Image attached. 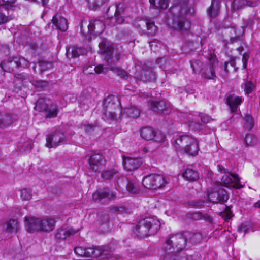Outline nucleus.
Segmentation results:
<instances>
[{"instance_id":"nucleus-19","label":"nucleus","mask_w":260,"mask_h":260,"mask_svg":"<svg viewBox=\"0 0 260 260\" xmlns=\"http://www.w3.org/2000/svg\"><path fill=\"white\" fill-rule=\"evenodd\" d=\"M108 247L103 248H96L95 247L85 248V257H102L103 258H109L111 256V254L108 252Z\"/></svg>"},{"instance_id":"nucleus-52","label":"nucleus","mask_w":260,"mask_h":260,"mask_svg":"<svg viewBox=\"0 0 260 260\" xmlns=\"http://www.w3.org/2000/svg\"><path fill=\"white\" fill-rule=\"evenodd\" d=\"M255 89V86L251 81L245 83L244 90L247 94L251 93Z\"/></svg>"},{"instance_id":"nucleus-61","label":"nucleus","mask_w":260,"mask_h":260,"mask_svg":"<svg viewBox=\"0 0 260 260\" xmlns=\"http://www.w3.org/2000/svg\"><path fill=\"white\" fill-rule=\"evenodd\" d=\"M211 118L207 115H203L201 117V121L204 123H208L210 122Z\"/></svg>"},{"instance_id":"nucleus-14","label":"nucleus","mask_w":260,"mask_h":260,"mask_svg":"<svg viewBox=\"0 0 260 260\" xmlns=\"http://www.w3.org/2000/svg\"><path fill=\"white\" fill-rule=\"evenodd\" d=\"M208 198L212 203L224 204L228 201L229 198L226 190L218 187L212 190L208 193Z\"/></svg>"},{"instance_id":"nucleus-41","label":"nucleus","mask_w":260,"mask_h":260,"mask_svg":"<svg viewBox=\"0 0 260 260\" xmlns=\"http://www.w3.org/2000/svg\"><path fill=\"white\" fill-rule=\"evenodd\" d=\"M20 197L22 200L28 201L32 197V191L30 189L23 188L19 190Z\"/></svg>"},{"instance_id":"nucleus-40","label":"nucleus","mask_w":260,"mask_h":260,"mask_svg":"<svg viewBox=\"0 0 260 260\" xmlns=\"http://www.w3.org/2000/svg\"><path fill=\"white\" fill-rule=\"evenodd\" d=\"M18 222L14 219H10L7 222L6 231L9 233L16 232L18 231Z\"/></svg>"},{"instance_id":"nucleus-23","label":"nucleus","mask_w":260,"mask_h":260,"mask_svg":"<svg viewBox=\"0 0 260 260\" xmlns=\"http://www.w3.org/2000/svg\"><path fill=\"white\" fill-rule=\"evenodd\" d=\"M52 28L62 32H65L68 28V23L66 18L58 13H56L52 19Z\"/></svg>"},{"instance_id":"nucleus-35","label":"nucleus","mask_w":260,"mask_h":260,"mask_svg":"<svg viewBox=\"0 0 260 260\" xmlns=\"http://www.w3.org/2000/svg\"><path fill=\"white\" fill-rule=\"evenodd\" d=\"M149 3L156 8L161 10L166 9L169 6L168 0H149Z\"/></svg>"},{"instance_id":"nucleus-26","label":"nucleus","mask_w":260,"mask_h":260,"mask_svg":"<svg viewBox=\"0 0 260 260\" xmlns=\"http://www.w3.org/2000/svg\"><path fill=\"white\" fill-rule=\"evenodd\" d=\"M220 8L219 0H212L210 6L206 10L207 16L211 19L217 17L219 15Z\"/></svg>"},{"instance_id":"nucleus-3","label":"nucleus","mask_w":260,"mask_h":260,"mask_svg":"<svg viewBox=\"0 0 260 260\" xmlns=\"http://www.w3.org/2000/svg\"><path fill=\"white\" fill-rule=\"evenodd\" d=\"M174 146L177 150L183 151L185 153L191 156L197 155L199 150L198 141L189 135L180 136L175 140Z\"/></svg>"},{"instance_id":"nucleus-5","label":"nucleus","mask_w":260,"mask_h":260,"mask_svg":"<svg viewBox=\"0 0 260 260\" xmlns=\"http://www.w3.org/2000/svg\"><path fill=\"white\" fill-rule=\"evenodd\" d=\"M30 66L29 61L24 57L17 54L9 56L0 63V67L4 72L11 73L19 68H27Z\"/></svg>"},{"instance_id":"nucleus-25","label":"nucleus","mask_w":260,"mask_h":260,"mask_svg":"<svg viewBox=\"0 0 260 260\" xmlns=\"http://www.w3.org/2000/svg\"><path fill=\"white\" fill-rule=\"evenodd\" d=\"M18 119V115L14 113L0 114V128L9 127Z\"/></svg>"},{"instance_id":"nucleus-60","label":"nucleus","mask_w":260,"mask_h":260,"mask_svg":"<svg viewBox=\"0 0 260 260\" xmlns=\"http://www.w3.org/2000/svg\"><path fill=\"white\" fill-rule=\"evenodd\" d=\"M229 65L232 68L233 67V64L231 63L229 64V63L228 62H224V64H223L224 71L226 74H228L230 72L229 69H228Z\"/></svg>"},{"instance_id":"nucleus-59","label":"nucleus","mask_w":260,"mask_h":260,"mask_svg":"<svg viewBox=\"0 0 260 260\" xmlns=\"http://www.w3.org/2000/svg\"><path fill=\"white\" fill-rule=\"evenodd\" d=\"M253 137H254V136L251 134H247L246 135V136L245 137V143L247 144V145L248 146V145H251V142L250 141V140H251L252 139V138Z\"/></svg>"},{"instance_id":"nucleus-4","label":"nucleus","mask_w":260,"mask_h":260,"mask_svg":"<svg viewBox=\"0 0 260 260\" xmlns=\"http://www.w3.org/2000/svg\"><path fill=\"white\" fill-rule=\"evenodd\" d=\"M160 228V222L156 218L147 217L141 220L135 228V233L142 236H149L156 233Z\"/></svg>"},{"instance_id":"nucleus-21","label":"nucleus","mask_w":260,"mask_h":260,"mask_svg":"<svg viewBox=\"0 0 260 260\" xmlns=\"http://www.w3.org/2000/svg\"><path fill=\"white\" fill-rule=\"evenodd\" d=\"M172 27L179 31L187 30L190 27V22L185 16L178 15L174 19Z\"/></svg>"},{"instance_id":"nucleus-36","label":"nucleus","mask_w":260,"mask_h":260,"mask_svg":"<svg viewBox=\"0 0 260 260\" xmlns=\"http://www.w3.org/2000/svg\"><path fill=\"white\" fill-rule=\"evenodd\" d=\"M127 115L134 119H137L140 116L141 110L135 106H131L125 109Z\"/></svg>"},{"instance_id":"nucleus-29","label":"nucleus","mask_w":260,"mask_h":260,"mask_svg":"<svg viewBox=\"0 0 260 260\" xmlns=\"http://www.w3.org/2000/svg\"><path fill=\"white\" fill-rule=\"evenodd\" d=\"M119 172L116 168H108L101 172V178L105 180H112L119 178Z\"/></svg>"},{"instance_id":"nucleus-39","label":"nucleus","mask_w":260,"mask_h":260,"mask_svg":"<svg viewBox=\"0 0 260 260\" xmlns=\"http://www.w3.org/2000/svg\"><path fill=\"white\" fill-rule=\"evenodd\" d=\"M88 7L92 10H96L103 3H105L107 0H85Z\"/></svg>"},{"instance_id":"nucleus-43","label":"nucleus","mask_w":260,"mask_h":260,"mask_svg":"<svg viewBox=\"0 0 260 260\" xmlns=\"http://www.w3.org/2000/svg\"><path fill=\"white\" fill-rule=\"evenodd\" d=\"M204 64V63L197 59H193L190 61V67L193 73H196V72L199 71H200V69L203 67Z\"/></svg>"},{"instance_id":"nucleus-63","label":"nucleus","mask_w":260,"mask_h":260,"mask_svg":"<svg viewBox=\"0 0 260 260\" xmlns=\"http://www.w3.org/2000/svg\"><path fill=\"white\" fill-rule=\"evenodd\" d=\"M218 171L222 173H227V170L221 165L218 164L217 165Z\"/></svg>"},{"instance_id":"nucleus-46","label":"nucleus","mask_w":260,"mask_h":260,"mask_svg":"<svg viewBox=\"0 0 260 260\" xmlns=\"http://www.w3.org/2000/svg\"><path fill=\"white\" fill-rule=\"evenodd\" d=\"M109 210L111 213H115L118 214H121L126 212L127 209L124 206H111L109 207Z\"/></svg>"},{"instance_id":"nucleus-24","label":"nucleus","mask_w":260,"mask_h":260,"mask_svg":"<svg viewBox=\"0 0 260 260\" xmlns=\"http://www.w3.org/2000/svg\"><path fill=\"white\" fill-rule=\"evenodd\" d=\"M116 195L108 188H104L96 191L92 194V199L95 201L102 202L104 199L108 200L114 199Z\"/></svg>"},{"instance_id":"nucleus-28","label":"nucleus","mask_w":260,"mask_h":260,"mask_svg":"<svg viewBox=\"0 0 260 260\" xmlns=\"http://www.w3.org/2000/svg\"><path fill=\"white\" fill-rule=\"evenodd\" d=\"M85 52L84 48L73 46L67 49L66 55L68 58H75L83 55Z\"/></svg>"},{"instance_id":"nucleus-6","label":"nucleus","mask_w":260,"mask_h":260,"mask_svg":"<svg viewBox=\"0 0 260 260\" xmlns=\"http://www.w3.org/2000/svg\"><path fill=\"white\" fill-rule=\"evenodd\" d=\"M34 109L39 112L46 113V119L56 118L59 111L56 104L45 98H39L36 102Z\"/></svg>"},{"instance_id":"nucleus-7","label":"nucleus","mask_w":260,"mask_h":260,"mask_svg":"<svg viewBox=\"0 0 260 260\" xmlns=\"http://www.w3.org/2000/svg\"><path fill=\"white\" fill-rule=\"evenodd\" d=\"M104 28L105 25L101 21L91 20L87 25L85 21L82 20L80 25V32L87 41H89L93 35L102 33Z\"/></svg>"},{"instance_id":"nucleus-17","label":"nucleus","mask_w":260,"mask_h":260,"mask_svg":"<svg viewBox=\"0 0 260 260\" xmlns=\"http://www.w3.org/2000/svg\"><path fill=\"white\" fill-rule=\"evenodd\" d=\"M135 26L140 29L146 27V34L148 36H153L155 35L157 30V27L154 22L148 19H136L135 22Z\"/></svg>"},{"instance_id":"nucleus-49","label":"nucleus","mask_w":260,"mask_h":260,"mask_svg":"<svg viewBox=\"0 0 260 260\" xmlns=\"http://www.w3.org/2000/svg\"><path fill=\"white\" fill-rule=\"evenodd\" d=\"M190 218L193 220H198L204 218V219L207 220L210 218V217L206 214L205 215H203L201 212H193L190 214Z\"/></svg>"},{"instance_id":"nucleus-13","label":"nucleus","mask_w":260,"mask_h":260,"mask_svg":"<svg viewBox=\"0 0 260 260\" xmlns=\"http://www.w3.org/2000/svg\"><path fill=\"white\" fill-rule=\"evenodd\" d=\"M107 160L101 153H94L88 159L89 169L96 173H100L105 168Z\"/></svg>"},{"instance_id":"nucleus-38","label":"nucleus","mask_w":260,"mask_h":260,"mask_svg":"<svg viewBox=\"0 0 260 260\" xmlns=\"http://www.w3.org/2000/svg\"><path fill=\"white\" fill-rule=\"evenodd\" d=\"M127 191L132 194H138L140 192V189L138 185H137L132 181H128L126 186Z\"/></svg>"},{"instance_id":"nucleus-20","label":"nucleus","mask_w":260,"mask_h":260,"mask_svg":"<svg viewBox=\"0 0 260 260\" xmlns=\"http://www.w3.org/2000/svg\"><path fill=\"white\" fill-rule=\"evenodd\" d=\"M221 182L225 186L228 187L229 185L236 188L239 189L242 187L240 184V179L237 174L230 173L225 174L221 178Z\"/></svg>"},{"instance_id":"nucleus-45","label":"nucleus","mask_w":260,"mask_h":260,"mask_svg":"<svg viewBox=\"0 0 260 260\" xmlns=\"http://www.w3.org/2000/svg\"><path fill=\"white\" fill-rule=\"evenodd\" d=\"M189 240L193 243H199L202 241L203 237L200 233H191L189 237Z\"/></svg>"},{"instance_id":"nucleus-31","label":"nucleus","mask_w":260,"mask_h":260,"mask_svg":"<svg viewBox=\"0 0 260 260\" xmlns=\"http://www.w3.org/2000/svg\"><path fill=\"white\" fill-rule=\"evenodd\" d=\"M139 68H140V67L139 66ZM136 69L135 77L140 80H148L149 79L147 78V76L150 74H152V71L150 68H143L140 69V71H139L138 67H136Z\"/></svg>"},{"instance_id":"nucleus-12","label":"nucleus","mask_w":260,"mask_h":260,"mask_svg":"<svg viewBox=\"0 0 260 260\" xmlns=\"http://www.w3.org/2000/svg\"><path fill=\"white\" fill-rule=\"evenodd\" d=\"M125 8V6L123 3H119L116 6H111L107 11L108 18L114 20L116 24H122L124 21L122 14Z\"/></svg>"},{"instance_id":"nucleus-27","label":"nucleus","mask_w":260,"mask_h":260,"mask_svg":"<svg viewBox=\"0 0 260 260\" xmlns=\"http://www.w3.org/2000/svg\"><path fill=\"white\" fill-rule=\"evenodd\" d=\"M242 102L241 97L235 96L234 95H230L226 98V103L229 106L232 113H236L238 106Z\"/></svg>"},{"instance_id":"nucleus-22","label":"nucleus","mask_w":260,"mask_h":260,"mask_svg":"<svg viewBox=\"0 0 260 260\" xmlns=\"http://www.w3.org/2000/svg\"><path fill=\"white\" fill-rule=\"evenodd\" d=\"M123 166L126 171H132L137 170L143 163L141 158H131L123 156Z\"/></svg>"},{"instance_id":"nucleus-54","label":"nucleus","mask_w":260,"mask_h":260,"mask_svg":"<svg viewBox=\"0 0 260 260\" xmlns=\"http://www.w3.org/2000/svg\"><path fill=\"white\" fill-rule=\"evenodd\" d=\"M14 77L18 82L21 83L28 79V76L24 73L16 74Z\"/></svg>"},{"instance_id":"nucleus-62","label":"nucleus","mask_w":260,"mask_h":260,"mask_svg":"<svg viewBox=\"0 0 260 260\" xmlns=\"http://www.w3.org/2000/svg\"><path fill=\"white\" fill-rule=\"evenodd\" d=\"M188 124L190 127H193L194 128L197 129H200L202 126V124L193 122H189Z\"/></svg>"},{"instance_id":"nucleus-55","label":"nucleus","mask_w":260,"mask_h":260,"mask_svg":"<svg viewBox=\"0 0 260 260\" xmlns=\"http://www.w3.org/2000/svg\"><path fill=\"white\" fill-rule=\"evenodd\" d=\"M249 58V54L248 52H245L242 55V61L243 63V69H246L247 66V62Z\"/></svg>"},{"instance_id":"nucleus-15","label":"nucleus","mask_w":260,"mask_h":260,"mask_svg":"<svg viewBox=\"0 0 260 260\" xmlns=\"http://www.w3.org/2000/svg\"><path fill=\"white\" fill-rule=\"evenodd\" d=\"M222 37L224 41H227L229 39V42L226 43V44L229 43L233 44L241 41L242 39V34L240 30L237 29L234 26L225 28L222 31Z\"/></svg>"},{"instance_id":"nucleus-32","label":"nucleus","mask_w":260,"mask_h":260,"mask_svg":"<svg viewBox=\"0 0 260 260\" xmlns=\"http://www.w3.org/2000/svg\"><path fill=\"white\" fill-rule=\"evenodd\" d=\"M182 177L184 179L190 182H193L199 179L198 172L192 169L187 168L182 173Z\"/></svg>"},{"instance_id":"nucleus-53","label":"nucleus","mask_w":260,"mask_h":260,"mask_svg":"<svg viewBox=\"0 0 260 260\" xmlns=\"http://www.w3.org/2000/svg\"><path fill=\"white\" fill-rule=\"evenodd\" d=\"M75 253L81 257H85V248L82 246H77L74 248Z\"/></svg>"},{"instance_id":"nucleus-34","label":"nucleus","mask_w":260,"mask_h":260,"mask_svg":"<svg viewBox=\"0 0 260 260\" xmlns=\"http://www.w3.org/2000/svg\"><path fill=\"white\" fill-rule=\"evenodd\" d=\"M254 3L251 1L248 0H235L233 2V6L234 9H242L246 6L253 7Z\"/></svg>"},{"instance_id":"nucleus-50","label":"nucleus","mask_w":260,"mask_h":260,"mask_svg":"<svg viewBox=\"0 0 260 260\" xmlns=\"http://www.w3.org/2000/svg\"><path fill=\"white\" fill-rule=\"evenodd\" d=\"M121 58V53L119 51H116L114 55L113 54L110 56L111 62H107L108 64L110 66L111 64H116L119 62Z\"/></svg>"},{"instance_id":"nucleus-18","label":"nucleus","mask_w":260,"mask_h":260,"mask_svg":"<svg viewBox=\"0 0 260 260\" xmlns=\"http://www.w3.org/2000/svg\"><path fill=\"white\" fill-rule=\"evenodd\" d=\"M46 146L49 148L56 147L65 140L64 134L59 131H55L46 137Z\"/></svg>"},{"instance_id":"nucleus-33","label":"nucleus","mask_w":260,"mask_h":260,"mask_svg":"<svg viewBox=\"0 0 260 260\" xmlns=\"http://www.w3.org/2000/svg\"><path fill=\"white\" fill-rule=\"evenodd\" d=\"M148 105L152 111L157 113L162 112L166 108L165 102L162 101H149Z\"/></svg>"},{"instance_id":"nucleus-48","label":"nucleus","mask_w":260,"mask_h":260,"mask_svg":"<svg viewBox=\"0 0 260 260\" xmlns=\"http://www.w3.org/2000/svg\"><path fill=\"white\" fill-rule=\"evenodd\" d=\"M233 216H234V215L231 210V207L226 205L225 209L223 213V217L224 220L226 221H228Z\"/></svg>"},{"instance_id":"nucleus-2","label":"nucleus","mask_w":260,"mask_h":260,"mask_svg":"<svg viewBox=\"0 0 260 260\" xmlns=\"http://www.w3.org/2000/svg\"><path fill=\"white\" fill-rule=\"evenodd\" d=\"M187 239L181 233L172 234L166 238L164 247L167 254H175L182 251L186 246Z\"/></svg>"},{"instance_id":"nucleus-58","label":"nucleus","mask_w":260,"mask_h":260,"mask_svg":"<svg viewBox=\"0 0 260 260\" xmlns=\"http://www.w3.org/2000/svg\"><path fill=\"white\" fill-rule=\"evenodd\" d=\"M104 67L102 64H99L95 67L94 71L96 74H101L103 72Z\"/></svg>"},{"instance_id":"nucleus-47","label":"nucleus","mask_w":260,"mask_h":260,"mask_svg":"<svg viewBox=\"0 0 260 260\" xmlns=\"http://www.w3.org/2000/svg\"><path fill=\"white\" fill-rule=\"evenodd\" d=\"M16 0H0V7H3L5 10H9L10 8L13 6Z\"/></svg>"},{"instance_id":"nucleus-64","label":"nucleus","mask_w":260,"mask_h":260,"mask_svg":"<svg viewBox=\"0 0 260 260\" xmlns=\"http://www.w3.org/2000/svg\"><path fill=\"white\" fill-rule=\"evenodd\" d=\"M237 50L240 54H242V53L244 50V48L243 46H240L237 48Z\"/></svg>"},{"instance_id":"nucleus-37","label":"nucleus","mask_w":260,"mask_h":260,"mask_svg":"<svg viewBox=\"0 0 260 260\" xmlns=\"http://www.w3.org/2000/svg\"><path fill=\"white\" fill-rule=\"evenodd\" d=\"M110 70L122 79L128 78V74L124 70L115 66H110Z\"/></svg>"},{"instance_id":"nucleus-44","label":"nucleus","mask_w":260,"mask_h":260,"mask_svg":"<svg viewBox=\"0 0 260 260\" xmlns=\"http://www.w3.org/2000/svg\"><path fill=\"white\" fill-rule=\"evenodd\" d=\"M244 119L246 128L249 130L252 129L254 125V120L253 117L251 115L246 114L244 116Z\"/></svg>"},{"instance_id":"nucleus-8","label":"nucleus","mask_w":260,"mask_h":260,"mask_svg":"<svg viewBox=\"0 0 260 260\" xmlns=\"http://www.w3.org/2000/svg\"><path fill=\"white\" fill-rule=\"evenodd\" d=\"M118 112L119 114L121 113L117 98L113 95H108L104 101L103 114L107 118L115 119L117 118Z\"/></svg>"},{"instance_id":"nucleus-10","label":"nucleus","mask_w":260,"mask_h":260,"mask_svg":"<svg viewBox=\"0 0 260 260\" xmlns=\"http://www.w3.org/2000/svg\"><path fill=\"white\" fill-rule=\"evenodd\" d=\"M218 64L216 56L210 54L207 62L200 69V74L203 78L208 80L214 79L216 77L215 67Z\"/></svg>"},{"instance_id":"nucleus-51","label":"nucleus","mask_w":260,"mask_h":260,"mask_svg":"<svg viewBox=\"0 0 260 260\" xmlns=\"http://www.w3.org/2000/svg\"><path fill=\"white\" fill-rule=\"evenodd\" d=\"M163 260H186V259L178 255L168 254L164 256Z\"/></svg>"},{"instance_id":"nucleus-16","label":"nucleus","mask_w":260,"mask_h":260,"mask_svg":"<svg viewBox=\"0 0 260 260\" xmlns=\"http://www.w3.org/2000/svg\"><path fill=\"white\" fill-rule=\"evenodd\" d=\"M100 53L103 55L104 60L107 62H111L110 56L114 53L113 44L106 38H102L99 44Z\"/></svg>"},{"instance_id":"nucleus-57","label":"nucleus","mask_w":260,"mask_h":260,"mask_svg":"<svg viewBox=\"0 0 260 260\" xmlns=\"http://www.w3.org/2000/svg\"><path fill=\"white\" fill-rule=\"evenodd\" d=\"M39 66L40 67V71L41 72H43L46 70V66H48V64L46 63L45 62L41 61L38 62Z\"/></svg>"},{"instance_id":"nucleus-11","label":"nucleus","mask_w":260,"mask_h":260,"mask_svg":"<svg viewBox=\"0 0 260 260\" xmlns=\"http://www.w3.org/2000/svg\"><path fill=\"white\" fill-rule=\"evenodd\" d=\"M141 138L147 141H153L157 143L164 142L165 135L160 132H156L151 126H144L139 129Z\"/></svg>"},{"instance_id":"nucleus-1","label":"nucleus","mask_w":260,"mask_h":260,"mask_svg":"<svg viewBox=\"0 0 260 260\" xmlns=\"http://www.w3.org/2000/svg\"><path fill=\"white\" fill-rule=\"evenodd\" d=\"M56 221L53 218L41 219L34 217H25V226L28 232L36 231L50 232L55 227Z\"/></svg>"},{"instance_id":"nucleus-42","label":"nucleus","mask_w":260,"mask_h":260,"mask_svg":"<svg viewBox=\"0 0 260 260\" xmlns=\"http://www.w3.org/2000/svg\"><path fill=\"white\" fill-rule=\"evenodd\" d=\"M30 83L36 88L39 89H43L44 88L48 86L49 82L46 80H33L30 81Z\"/></svg>"},{"instance_id":"nucleus-56","label":"nucleus","mask_w":260,"mask_h":260,"mask_svg":"<svg viewBox=\"0 0 260 260\" xmlns=\"http://www.w3.org/2000/svg\"><path fill=\"white\" fill-rule=\"evenodd\" d=\"M185 259L186 260H200V255L198 253H194L188 255Z\"/></svg>"},{"instance_id":"nucleus-9","label":"nucleus","mask_w":260,"mask_h":260,"mask_svg":"<svg viewBox=\"0 0 260 260\" xmlns=\"http://www.w3.org/2000/svg\"><path fill=\"white\" fill-rule=\"evenodd\" d=\"M143 186L150 190H156L164 188L167 183L163 175L150 174L145 176L142 180Z\"/></svg>"},{"instance_id":"nucleus-30","label":"nucleus","mask_w":260,"mask_h":260,"mask_svg":"<svg viewBox=\"0 0 260 260\" xmlns=\"http://www.w3.org/2000/svg\"><path fill=\"white\" fill-rule=\"evenodd\" d=\"M76 233L77 231L72 228L69 229L60 228L56 231L55 237L58 240H65L68 237Z\"/></svg>"}]
</instances>
